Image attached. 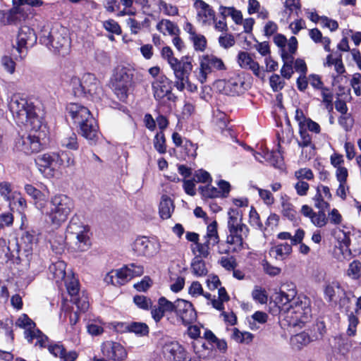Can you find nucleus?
Listing matches in <instances>:
<instances>
[{
    "label": "nucleus",
    "instance_id": "obj_8",
    "mask_svg": "<svg viewBox=\"0 0 361 361\" xmlns=\"http://www.w3.org/2000/svg\"><path fill=\"white\" fill-rule=\"evenodd\" d=\"M192 58L190 56H184L180 59H177L170 67L172 69L175 82L174 86L180 92L185 88V82H188L193 66L192 63Z\"/></svg>",
    "mask_w": 361,
    "mask_h": 361
},
{
    "label": "nucleus",
    "instance_id": "obj_54",
    "mask_svg": "<svg viewBox=\"0 0 361 361\" xmlns=\"http://www.w3.org/2000/svg\"><path fill=\"white\" fill-rule=\"evenodd\" d=\"M311 222L317 227H324L328 222V219L326 216V214L324 211H319L317 213L313 214L311 216Z\"/></svg>",
    "mask_w": 361,
    "mask_h": 361
},
{
    "label": "nucleus",
    "instance_id": "obj_9",
    "mask_svg": "<svg viewBox=\"0 0 361 361\" xmlns=\"http://www.w3.org/2000/svg\"><path fill=\"white\" fill-rule=\"evenodd\" d=\"M161 247V243L157 239L139 236L133 242L132 249L137 256L151 259L159 253Z\"/></svg>",
    "mask_w": 361,
    "mask_h": 361
},
{
    "label": "nucleus",
    "instance_id": "obj_57",
    "mask_svg": "<svg viewBox=\"0 0 361 361\" xmlns=\"http://www.w3.org/2000/svg\"><path fill=\"white\" fill-rule=\"evenodd\" d=\"M128 329L130 331L133 332L140 336H145L149 332V328L147 324L144 323L134 322L129 325Z\"/></svg>",
    "mask_w": 361,
    "mask_h": 361
},
{
    "label": "nucleus",
    "instance_id": "obj_61",
    "mask_svg": "<svg viewBox=\"0 0 361 361\" xmlns=\"http://www.w3.org/2000/svg\"><path fill=\"white\" fill-rule=\"evenodd\" d=\"M219 43L221 47L227 49L235 44V39L231 34L225 32L219 37Z\"/></svg>",
    "mask_w": 361,
    "mask_h": 361
},
{
    "label": "nucleus",
    "instance_id": "obj_16",
    "mask_svg": "<svg viewBox=\"0 0 361 361\" xmlns=\"http://www.w3.org/2000/svg\"><path fill=\"white\" fill-rule=\"evenodd\" d=\"M13 8L10 10L11 16H19L24 20L28 19L30 16L34 15V11L29 8L23 7L28 5L32 7H39L44 4L42 0H12Z\"/></svg>",
    "mask_w": 361,
    "mask_h": 361
},
{
    "label": "nucleus",
    "instance_id": "obj_13",
    "mask_svg": "<svg viewBox=\"0 0 361 361\" xmlns=\"http://www.w3.org/2000/svg\"><path fill=\"white\" fill-rule=\"evenodd\" d=\"M36 42L37 35L34 30L27 25H23L19 29L13 47L20 54V57L23 59L27 49L32 47Z\"/></svg>",
    "mask_w": 361,
    "mask_h": 361
},
{
    "label": "nucleus",
    "instance_id": "obj_41",
    "mask_svg": "<svg viewBox=\"0 0 361 361\" xmlns=\"http://www.w3.org/2000/svg\"><path fill=\"white\" fill-rule=\"evenodd\" d=\"M324 294L329 301H332L334 300L337 296L344 294V291L338 281H332L326 285Z\"/></svg>",
    "mask_w": 361,
    "mask_h": 361
},
{
    "label": "nucleus",
    "instance_id": "obj_1",
    "mask_svg": "<svg viewBox=\"0 0 361 361\" xmlns=\"http://www.w3.org/2000/svg\"><path fill=\"white\" fill-rule=\"evenodd\" d=\"M284 290L277 293L276 302L279 305L280 317L288 326L301 327L312 316L310 300L304 295L295 298L297 290L293 283L284 284Z\"/></svg>",
    "mask_w": 361,
    "mask_h": 361
},
{
    "label": "nucleus",
    "instance_id": "obj_63",
    "mask_svg": "<svg viewBox=\"0 0 361 361\" xmlns=\"http://www.w3.org/2000/svg\"><path fill=\"white\" fill-rule=\"evenodd\" d=\"M104 27L109 32L116 35L121 33V28L118 23L114 20L110 19L103 23Z\"/></svg>",
    "mask_w": 361,
    "mask_h": 361
},
{
    "label": "nucleus",
    "instance_id": "obj_5",
    "mask_svg": "<svg viewBox=\"0 0 361 361\" xmlns=\"http://www.w3.org/2000/svg\"><path fill=\"white\" fill-rule=\"evenodd\" d=\"M71 85L76 96H86L97 98L102 92L99 82L92 73H85L81 78L73 77L71 80Z\"/></svg>",
    "mask_w": 361,
    "mask_h": 361
},
{
    "label": "nucleus",
    "instance_id": "obj_53",
    "mask_svg": "<svg viewBox=\"0 0 361 361\" xmlns=\"http://www.w3.org/2000/svg\"><path fill=\"white\" fill-rule=\"evenodd\" d=\"M165 137L162 131L157 133L154 140V147L160 154H164L166 152V147L165 145Z\"/></svg>",
    "mask_w": 361,
    "mask_h": 361
},
{
    "label": "nucleus",
    "instance_id": "obj_6",
    "mask_svg": "<svg viewBox=\"0 0 361 361\" xmlns=\"http://www.w3.org/2000/svg\"><path fill=\"white\" fill-rule=\"evenodd\" d=\"M89 231V227L78 217L74 216L67 226L66 238L73 241L80 250L84 251L90 245Z\"/></svg>",
    "mask_w": 361,
    "mask_h": 361
},
{
    "label": "nucleus",
    "instance_id": "obj_43",
    "mask_svg": "<svg viewBox=\"0 0 361 361\" xmlns=\"http://www.w3.org/2000/svg\"><path fill=\"white\" fill-rule=\"evenodd\" d=\"M61 146L71 150H77L79 145L77 135L75 133L69 131L65 134L61 140Z\"/></svg>",
    "mask_w": 361,
    "mask_h": 361
},
{
    "label": "nucleus",
    "instance_id": "obj_18",
    "mask_svg": "<svg viewBox=\"0 0 361 361\" xmlns=\"http://www.w3.org/2000/svg\"><path fill=\"white\" fill-rule=\"evenodd\" d=\"M66 111L68 116L77 126L92 116L90 111L86 106L78 103H70L66 106Z\"/></svg>",
    "mask_w": 361,
    "mask_h": 361
},
{
    "label": "nucleus",
    "instance_id": "obj_28",
    "mask_svg": "<svg viewBox=\"0 0 361 361\" xmlns=\"http://www.w3.org/2000/svg\"><path fill=\"white\" fill-rule=\"evenodd\" d=\"M120 270L124 284L135 277L142 276L144 273L143 267L134 263L123 266Z\"/></svg>",
    "mask_w": 361,
    "mask_h": 361
},
{
    "label": "nucleus",
    "instance_id": "obj_33",
    "mask_svg": "<svg viewBox=\"0 0 361 361\" xmlns=\"http://www.w3.org/2000/svg\"><path fill=\"white\" fill-rule=\"evenodd\" d=\"M247 13L250 15L257 14V18L262 20H266L269 18V13L264 6H261L257 0L247 1Z\"/></svg>",
    "mask_w": 361,
    "mask_h": 361
},
{
    "label": "nucleus",
    "instance_id": "obj_4",
    "mask_svg": "<svg viewBox=\"0 0 361 361\" xmlns=\"http://www.w3.org/2000/svg\"><path fill=\"white\" fill-rule=\"evenodd\" d=\"M135 69L130 65L118 66L112 79V87L117 97L124 101L128 97L130 87L133 85Z\"/></svg>",
    "mask_w": 361,
    "mask_h": 361
},
{
    "label": "nucleus",
    "instance_id": "obj_35",
    "mask_svg": "<svg viewBox=\"0 0 361 361\" xmlns=\"http://www.w3.org/2000/svg\"><path fill=\"white\" fill-rule=\"evenodd\" d=\"M156 28L164 35H177L180 32L178 27L173 22L167 19H162L160 20L157 23Z\"/></svg>",
    "mask_w": 361,
    "mask_h": 361
},
{
    "label": "nucleus",
    "instance_id": "obj_11",
    "mask_svg": "<svg viewBox=\"0 0 361 361\" xmlns=\"http://www.w3.org/2000/svg\"><path fill=\"white\" fill-rule=\"evenodd\" d=\"M154 99L162 105L167 101H173L171 81L165 75H159L152 84Z\"/></svg>",
    "mask_w": 361,
    "mask_h": 361
},
{
    "label": "nucleus",
    "instance_id": "obj_47",
    "mask_svg": "<svg viewBox=\"0 0 361 361\" xmlns=\"http://www.w3.org/2000/svg\"><path fill=\"white\" fill-rule=\"evenodd\" d=\"M192 347L194 352L200 358L205 359L211 355V348L200 340L193 342Z\"/></svg>",
    "mask_w": 361,
    "mask_h": 361
},
{
    "label": "nucleus",
    "instance_id": "obj_59",
    "mask_svg": "<svg viewBox=\"0 0 361 361\" xmlns=\"http://www.w3.org/2000/svg\"><path fill=\"white\" fill-rule=\"evenodd\" d=\"M294 176L298 180H303L305 179L310 180L314 178L312 171L307 168H302L295 171Z\"/></svg>",
    "mask_w": 361,
    "mask_h": 361
},
{
    "label": "nucleus",
    "instance_id": "obj_14",
    "mask_svg": "<svg viewBox=\"0 0 361 361\" xmlns=\"http://www.w3.org/2000/svg\"><path fill=\"white\" fill-rule=\"evenodd\" d=\"M219 238L217 232V224L213 221L207 226V233L203 237L202 242L197 243V251L202 257H207L211 250L219 243Z\"/></svg>",
    "mask_w": 361,
    "mask_h": 361
},
{
    "label": "nucleus",
    "instance_id": "obj_21",
    "mask_svg": "<svg viewBox=\"0 0 361 361\" xmlns=\"http://www.w3.org/2000/svg\"><path fill=\"white\" fill-rule=\"evenodd\" d=\"M195 7L197 11V20L203 25H211L215 18V12L212 7L202 0L195 2Z\"/></svg>",
    "mask_w": 361,
    "mask_h": 361
},
{
    "label": "nucleus",
    "instance_id": "obj_7",
    "mask_svg": "<svg viewBox=\"0 0 361 361\" xmlns=\"http://www.w3.org/2000/svg\"><path fill=\"white\" fill-rule=\"evenodd\" d=\"M41 41L49 49L59 54L67 52L70 47L69 38L64 27L51 29L48 35L41 37Z\"/></svg>",
    "mask_w": 361,
    "mask_h": 361
},
{
    "label": "nucleus",
    "instance_id": "obj_30",
    "mask_svg": "<svg viewBox=\"0 0 361 361\" xmlns=\"http://www.w3.org/2000/svg\"><path fill=\"white\" fill-rule=\"evenodd\" d=\"M214 87L216 90L227 95H234L238 93L239 86L236 81L234 80H219L214 83Z\"/></svg>",
    "mask_w": 361,
    "mask_h": 361
},
{
    "label": "nucleus",
    "instance_id": "obj_31",
    "mask_svg": "<svg viewBox=\"0 0 361 361\" xmlns=\"http://www.w3.org/2000/svg\"><path fill=\"white\" fill-rule=\"evenodd\" d=\"M238 59V63L242 68H249L253 71L255 75L259 76L261 73L259 66L252 60L248 53L245 51L239 53Z\"/></svg>",
    "mask_w": 361,
    "mask_h": 361
},
{
    "label": "nucleus",
    "instance_id": "obj_23",
    "mask_svg": "<svg viewBox=\"0 0 361 361\" xmlns=\"http://www.w3.org/2000/svg\"><path fill=\"white\" fill-rule=\"evenodd\" d=\"M102 352L108 357L117 361H122L127 357L125 348L118 343L106 342L102 345Z\"/></svg>",
    "mask_w": 361,
    "mask_h": 361
},
{
    "label": "nucleus",
    "instance_id": "obj_29",
    "mask_svg": "<svg viewBox=\"0 0 361 361\" xmlns=\"http://www.w3.org/2000/svg\"><path fill=\"white\" fill-rule=\"evenodd\" d=\"M25 338L29 343H34L35 345L39 348H45L48 345V337L38 329H34L32 331L24 332Z\"/></svg>",
    "mask_w": 361,
    "mask_h": 361
},
{
    "label": "nucleus",
    "instance_id": "obj_2",
    "mask_svg": "<svg viewBox=\"0 0 361 361\" xmlns=\"http://www.w3.org/2000/svg\"><path fill=\"white\" fill-rule=\"evenodd\" d=\"M8 106L14 120L19 125H23L36 133L42 128V118L37 114L33 103L20 94H13L10 97Z\"/></svg>",
    "mask_w": 361,
    "mask_h": 361
},
{
    "label": "nucleus",
    "instance_id": "obj_50",
    "mask_svg": "<svg viewBox=\"0 0 361 361\" xmlns=\"http://www.w3.org/2000/svg\"><path fill=\"white\" fill-rule=\"evenodd\" d=\"M16 325L20 328L24 329L25 332L32 331L35 329V324L27 315L23 314L20 315L16 322Z\"/></svg>",
    "mask_w": 361,
    "mask_h": 361
},
{
    "label": "nucleus",
    "instance_id": "obj_48",
    "mask_svg": "<svg viewBox=\"0 0 361 361\" xmlns=\"http://www.w3.org/2000/svg\"><path fill=\"white\" fill-rule=\"evenodd\" d=\"M253 337L250 332H242L236 328L233 329L232 338L238 343L248 344L252 341Z\"/></svg>",
    "mask_w": 361,
    "mask_h": 361
},
{
    "label": "nucleus",
    "instance_id": "obj_19",
    "mask_svg": "<svg viewBox=\"0 0 361 361\" xmlns=\"http://www.w3.org/2000/svg\"><path fill=\"white\" fill-rule=\"evenodd\" d=\"M79 133L89 142L95 143L99 136V127L93 116L78 126Z\"/></svg>",
    "mask_w": 361,
    "mask_h": 361
},
{
    "label": "nucleus",
    "instance_id": "obj_42",
    "mask_svg": "<svg viewBox=\"0 0 361 361\" xmlns=\"http://www.w3.org/2000/svg\"><path fill=\"white\" fill-rule=\"evenodd\" d=\"M66 263L63 261H57L49 266V271L56 281L63 280L66 275Z\"/></svg>",
    "mask_w": 361,
    "mask_h": 361
},
{
    "label": "nucleus",
    "instance_id": "obj_46",
    "mask_svg": "<svg viewBox=\"0 0 361 361\" xmlns=\"http://www.w3.org/2000/svg\"><path fill=\"white\" fill-rule=\"evenodd\" d=\"M281 57L283 60V66L281 68V73L282 76L285 78L289 79L292 76V74L293 73V67H292V63H293V56H288L287 53L285 52V51H283V53H281Z\"/></svg>",
    "mask_w": 361,
    "mask_h": 361
},
{
    "label": "nucleus",
    "instance_id": "obj_27",
    "mask_svg": "<svg viewBox=\"0 0 361 361\" xmlns=\"http://www.w3.org/2000/svg\"><path fill=\"white\" fill-rule=\"evenodd\" d=\"M249 230L245 232L238 231H229L226 238V243L230 245L229 250L233 252H238L243 248L244 238L247 237Z\"/></svg>",
    "mask_w": 361,
    "mask_h": 361
},
{
    "label": "nucleus",
    "instance_id": "obj_26",
    "mask_svg": "<svg viewBox=\"0 0 361 361\" xmlns=\"http://www.w3.org/2000/svg\"><path fill=\"white\" fill-rule=\"evenodd\" d=\"M300 140L298 143L299 147L302 148V154L308 152L305 155V158L310 159L314 153V149L312 143V137L307 130L304 127L299 128Z\"/></svg>",
    "mask_w": 361,
    "mask_h": 361
},
{
    "label": "nucleus",
    "instance_id": "obj_49",
    "mask_svg": "<svg viewBox=\"0 0 361 361\" xmlns=\"http://www.w3.org/2000/svg\"><path fill=\"white\" fill-rule=\"evenodd\" d=\"M252 299L262 304H266L268 300V295L264 288L259 286H255L252 291Z\"/></svg>",
    "mask_w": 361,
    "mask_h": 361
},
{
    "label": "nucleus",
    "instance_id": "obj_44",
    "mask_svg": "<svg viewBox=\"0 0 361 361\" xmlns=\"http://www.w3.org/2000/svg\"><path fill=\"white\" fill-rule=\"evenodd\" d=\"M104 281L107 284H111L116 286L124 284L120 269H113L109 271L105 275Z\"/></svg>",
    "mask_w": 361,
    "mask_h": 361
},
{
    "label": "nucleus",
    "instance_id": "obj_45",
    "mask_svg": "<svg viewBox=\"0 0 361 361\" xmlns=\"http://www.w3.org/2000/svg\"><path fill=\"white\" fill-rule=\"evenodd\" d=\"M201 257H195L191 263V270L196 276H203L207 274V269L204 262L200 258Z\"/></svg>",
    "mask_w": 361,
    "mask_h": 361
},
{
    "label": "nucleus",
    "instance_id": "obj_22",
    "mask_svg": "<svg viewBox=\"0 0 361 361\" xmlns=\"http://www.w3.org/2000/svg\"><path fill=\"white\" fill-rule=\"evenodd\" d=\"M164 356L173 361H183L185 359L186 352L184 348L176 341H170L163 347Z\"/></svg>",
    "mask_w": 361,
    "mask_h": 361
},
{
    "label": "nucleus",
    "instance_id": "obj_17",
    "mask_svg": "<svg viewBox=\"0 0 361 361\" xmlns=\"http://www.w3.org/2000/svg\"><path fill=\"white\" fill-rule=\"evenodd\" d=\"M175 312L185 325L192 323L197 319L192 303L183 299L176 300Z\"/></svg>",
    "mask_w": 361,
    "mask_h": 361
},
{
    "label": "nucleus",
    "instance_id": "obj_55",
    "mask_svg": "<svg viewBox=\"0 0 361 361\" xmlns=\"http://www.w3.org/2000/svg\"><path fill=\"white\" fill-rule=\"evenodd\" d=\"M264 159L274 166H279L283 158L280 152H267L264 154Z\"/></svg>",
    "mask_w": 361,
    "mask_h": 361
},
{
    "label": "nucleus",
    "instance_id": "obj_52",
    "mask_svg": "<svg viewBox=\"0 0 361 361\" xmlns=\"http://www.w3.org/2000/svg\"><path fill=\"white\" fill-rule=\"evenodd\" d=\"M158 8L161 12L166 16H173L178 13V9L176 6L168 4L163 0H159Z\"/></svg>",
    "mask_w": 361,
    "mask_h": 361
},
{
    "label": "nucleus",
    "instance_id": "obj_60",
    "mask_svg": "<svg viewBox=\"0 0 361 361\" xmlns=\"http://www.w3.org/2000/svg\"><path fill=\"white\" fill-rule=\"evenodd\" d=\"M161 56L171 66L178 59L174 56L173 51L170 47H164L161 50Z\"/></svg>",
    "mask_w": 361,
    "mask_h": 361
},
{
    "label": "nucleus",
    "instance_id": "obj_15",
    "mask_svg": "<svg viewBox=\"0 0 361 361\" xmlns=\"http://www.w3.org/2000/svg\"><path fill=\"white\" fill-rule=\"evenodd\" d=\"M39 131L37 133L33 131L34 134L30 133L27 135L22 136L16 144L17 148L26 154H30L40 151L42 143L40 141L41 132Z\"/></svg>",
    "mask_w": 361,
    "mask_h": 361
},
{
    "label": "nucleus",
    "instance_id": "obj_12",
    "mask_svg": "<svg viewBox=\"0 0 361 361\" xmlns=\"http://www.w3.org/2000/svg\"><path fill=\"white\" fill-rule=\"evenodd\" d=\"M35 164L39 172L47 178L53 177L61 165L59 156L56 153H45L37 156Z\"/></svg>",
    "mask_w": 361,
    "mask_h": 361
},
{
    "label": "nucleus",
    "instance_id": "obj_40",
    "mask_svg": "<svg viewBox=\"0 0 361 361\" xmlns=\"http://www.w3.org/2000/svg\"><path fill=\"white\" fill-rule=\"evenodd\" d=\"M311 342V338L310 335L303 331L295 335H293L290 338V345L293 348L300 350L304 346H306Z\"/></svg>",
    "mask_w": 361,
    "mask_h": 361
},
{
    "label": "nucleus",
    "instance_id": "obj_56",
    "mask_svg": "<svg viewBox=\"0 0 361 361\" xmlns=\"http://www.w3.org/2000/svg\"><path fill=\"white\" fill-rule=\"evenodd\" d=\"M201 190V194L204 197L206 198H217L221 197V193L216 188L208 185L204 187H202L200 188Z\"/></svg>",
    "mask_w": 361,
    "mask_h": 361
},
{
    "label": "nucleus",
    "instance_id": "obj_39",
    "mask_svg": "<svg viewBox=\"0 0 361 361\" xmlns=\"http://www.w3.org/2000/svg\"><path fill=\"white\" fill-rule=\"evenodd\" d=\"M18 191L14 190L12 185L8 182L0 183V195L3 199L9 202L10 206L15 200V197L18 195Z\"/></svg>",
    "mask_w": 361,
    "mask_h": 361
},
{
    "label": "nucleus",
    "instance_id": "obj_25",
    "mask_svg": "<svg viewBox=\"0 0 361 361\" xmlns=\"http://www.w3.org/2000/svg\"><path fill=\"white\" fill-rule=\"evenodd\" d=\"M228 231H238L241 233L249 230L247 226L243 223L242 214L238 210L230 209L228 212Z\"/></svg>",
    "mask_w": 361,
    "mask_h": 361
},
{
    "label": "nucleus",
    "instance_id": "obj_32",
    "mask_svg": "<svg viewBox=\"0 0 361 361\" xmlns=\"http://www.w3.org/2000/svg\"><path fill=\"white\" fill-rule=\"evenodd\" d=\"M24 189L26 193L33 198L37 208L39 210H42V209L44 208V202L45 201L44 194L30 184H26Z\"/></svg>",
    "mask_w": 361,
    "mask_h": 361
},
{
    "label": "nucleus",
    "instance_id": "obj_10",
    "mask_svg": "<svg viewBox=\"0 0 361 361\" xmlns=\"http://www.w3.org/2000/svg\"><path fill=\"white\" fill-rule=\"evenodd\" d=\"M200 68L195 72V76L201 83L206 82L207 75L214 71H223L226 66L221 59L213 54H205L199 58Z\"/></svg>",
    "mask_w": 361,
    "mask_h": 361
},
{
    "label": "nucleus",
    "instance_id": "obj_37",
    "mask_svg": "<svg viewBox=\"0 0 361 361\" xmlns=\"http://www.w3.org/2000/svg\"><path fill=\"white\" fill-rule=\"evenodd\" d=\"M309 36L311 39L317 44H321L326 51H331V39L328 37H323L322 32L317 28H312L309 30Z\"/></svg>",
    "mask_w": 361,
    "mask_h": 361
},
{
    "label": "nucleus",
    "instance_id": "obj_20",
    "mask_svg": "<svg viewBox=\"0 0 361 361\" xmlns=\"http://www.w3.org/2000/svg\"><path fill=\"white\" fill-rule=\"evenodd\" d=\"M183 29L189 35L188 39L192 43L194 49L196 51L203 52L206 49L207 44L206 37L203 35L198 33L195 27L189 22L185 24Z\"/></svg>",
    "mask_w": 361,
    "mask_h": 361
},
{
    "label": "nucleus",
    "instance_id": "obj_34",
    "mask_svg": "<svg viewBox=\"0 0 361 361\" xmlns=\"http://www.w3.org/2000/svg\"><path fill=\"white\" fill-rule=\"evenodd\" d=\"M291 252L292 247L287 243L275 245L270 250V255L276 260H283L286 259Z\"/></svg>",
    "mask_w": 361,
    "mask_h": 361
},
{
    "label": "nucleus",
    "instance_id": "obj_62",
    "mask_svg": "<svg viewBox=\"0 0 361 361\" xmlns=\"http://www.w3.org/2000/svg\"><path fill=\"white\" fill-rule=\"evenodd\" d=\"M257 190L260 198L265 204L271 206L274 203V197L269 190L262 188H257Z\"/></svg>",
    "mask_w": 361,
    "mask_h": 361
},
{
    "label": "nucleus",
    "instance_id": "obj_24",
    "mask_svg": "<svg viewBox=\"0 0 361 361\" xmlns=\"http://www.w3.org/2000/svg\"><path fill=\"white\" fill-rule=\"evenodd\" d=\"M341 249L349 254L359 252L361 250V233H355L351 235L343 234V238L340 242Z\"/></svg>",
    "mask_w": 361,
    "mask_h": 361
},
{
    "label": "nucleus",
    "instance_id": "obj_58",
    "mask_svg": "<svg viewBox=\"0 0 361 361\" xmlns=\"http://www.w3.org/2000/svg\"><path fill=\"white\" fill-rule=\"evenodd\" d=\"M133 302L138 307L143 310H149L152 305V300L145 295H138L134 296Z\"/></svg>",
    "mask_w": 361,
    "mask_h": 361
},
{
    "label": "nucleus",
    "instance_id": "obj_51",
    "mask_svg": "<svg viewBox=\"0 0 361 361\" xmlns=\"http://www.w3.org/2000/svg\"><path fill=\"white\" fill-rule=\"evenodd\" d=\"M21 240L27 250L32 249V246L38 241V235L35 231H26L22 235Z\"/></svg>",
    "mask_w": 361,
    "mask_h": 361
},
{
    "label": "nucleus",
    "instance_id": "obj_64",
    "mask_svg": "<svg viewBox=\"0 0 361 361\" xmlns=\"http://www.w3.org/2000/svg\"><path fill=\"white\" fill-rule=\"evenodd\" d=\"M350 86L357 96L361 95V74L356 73L350 80Z\"/></svg>",
    "mask_w": 361,
    "mask_h": 361
},
{
    "label": "nucleus",
    "instance_id": "obj_36",
    "mask_svg": "<svg viewBox=\"0 0 361 361\" xmlns=\"http://www.w3.org/2000/svg\"><path fill=\"white\" fill-rule=\"evenodd\" d=\"M173 209L174 206L171 199L166 195H163L159 207V212L161 218L163 219H169L173 212Z\"/></svg>",
    "mask_w": 361,
    "mask_h": 361
},
{
    "label": "nucleus",
    "instance_id": "obj_3",
    "mask_svg": "<svg viewBox=\"0 0 361 361\" xmlns=\"http://www.w3.org/2000/svg\"><path fill=\"white\" fill-rule=\"evenodd\" d=\"M73 208L72 200L66 195H56L50 200V207L40 210L54 226H59L64 223Z\"/></svg>",
    "mask_w": 361,
    "mask_h": 361
},
{
    "label": "nucleus",
    "instance_id": "obj_38",
    "mask_svg": "<svg viewBox=\"0 0 361 361\" xmlns=\"http://www.w3.org/2000/svg\"><path fill=\"white\" fill-rule=\"evenodd\" d=\"M281 205L282 214L289 220H294L296 216V211L294 206L290 202L289 197L286 195L281 197Z\"/></svg>",
    "mask_w": 361,
    "mask_h": 361
}]
</instances>
